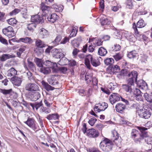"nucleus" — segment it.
<instances>
[{
    "instance_id": "nucleus-1",
    "label": "nucleus",
    "mask_w": 152,
    "mask_h": 152,
    "mask_svg": "<svg viewBox=\"0 0 152 152\" xmlns=\"http://www.w3.org/2000/svg\"><path fill=\"white\" fill-rule=\"evenodd\" d=\"M137 128L141 132V134H140L136 129H133L131 133V136L132 138L138 137L136 138L135 140V142L137 143L140 142V140L143 139L144 135L143 134L142 132L147 129V128L143 127H137Z\"/></svg>"
},
{
    "instance_id": "nucleus-2",
    "label": "nucleus",
    "mask_w": 152,
    "mask_h": 152,
    "mask_svg": "<svg viewBox=\"0 0 152 152\" xmlns=\"http://www.w3.org/2000/svg\"><path fill=\"white\" fill-rule=\"evenodd\" d=\"M113 142L109 139L105 138L100 143V148L104 151H110L112 147Z\"/></svg>"
},
{
    "instance_id": "nucleus-3",
    "label": "nucleus",
    "mask_w": 152,
    "mask_h": 152,
    "mask_svg": "<svg viewBox=\"0 0 152 152\" xmlns=\"http://www.w3.org/2000/svg\"><path fill=\"white\" fill-rule=\"evenodd\" d=\"M90 61L91 64L94 66L97 67L100 65V62L98 59L93 58L91 55H89L85 58V64L88 68L90 69L91 68Z\"/></svg>"
},
{
    "instance_id": "nucleus-4",
    "label": "nucleus",
    "mask_w": 152,
    "mask_h": 152,
    "mask_svg": "<svg viewBox=\"0 0 152 152\" xmlns=\"http://www.w3.org/2000/svg\"><path fill=\"white\" fill-rule=\"evenodd\" d=\"M128 78L127 80V82L128 84L132 86L134 85V82H137V71H133L129 72L128 75Z\"/></svg>"
},
{
    "instance_id": "nucleus-5",
    "label": "nucleus",
    "mask_w": 152,
    "mask_h": 152,
    "mask_svg": "<svg viewBox=\"0 0 152 152\" xmlns=\"http://www.w3.org/2000/svg\"><path fill=\"white\" fill-rule=\"evenodd\" d=\"M137 113L140 117L145 119L150 117L151 115L150 111L145 109H140L138 110Z\"/></svg>"
},
{
    "instance_id": "nucleus-6",
    "label": "nucleus",
    "mask_w": 152,
    "mask_h": 152,
    "mask_svg": "<svg viewBox=\"0 0 152 152\" xmlns=\"http://www.w3.org/2000/svg\"><path fill=\"white\" fill-rule=\"evenodd\" d=\"M108 107L107 104L105 103H99L96 104L94 110L96 113L104 111Z\"/></svg>"
},
{
    "instance_id": "nucleus-7",
    "label": "nucleus",
    "mask_w": 152,
    "mask_h": 152,
    "mask_svg": "<svg viewBox=\"0 0 152 152\" xmlns=\"http://www.w3.org/2000/svg\"><path fill=\"white\" fill-rule=\"evenodd\" d=\"M3 33L9 38H11L15 36V34L13 28L11 26H8L7 28L3 29Z\"/></svg>"
},
{
    "instance_id": "nucleus-8",
    "label": "nucleus",
    "mask_w": 152,
    "mask_h": 152,
    "mask_svg": "<svg viewBox=\"0 0 152 152\" xmlns=\"http://www.w3.org/2000/svg\"><path fill=\"white\" fill-rule=\"evenodd\" d=\"M132 28L134 31V34L136 36L138 40H140V37L141 36L143 41H148V37L144 35H142L138 32L137 28H136V25L135 23H133V24Z\"/></svg>"
},
{
    "instance_id": "nucleus-9",
    "label": "nucleus",
    "mask_w": 152,
    "mask_h": 152,
    "mask_svg": "<svg viewBox=\"0 0 152 152\" xmlns=\"http://www.w3.org/2000/svg\"><path fill=\"white\" fill-rule=\"evenodd\" d=\"M121 96L117 93H113L110 96L109 100L110 103L113 104L120 100Z\"/></svg>"
},
{
    "instance_id": "nucleus-10",
    "label": "nucleus",
    "mask_w": 152,
    "mask_h": 152,
    "mask_svg": "<svg viewBox=\"0 0 152 152\" xmlns=\"http://www.w3.org/2000/svg\"><path fill=\"white\" fill-rule=\"evenodd\" d=\"M43 64L44 66L49 67L50 69L51 68L53 71H57V66L56 63H53L48 60H47L44 62Z\"/></svg>"
},
{
    "instance_id": "nucleus-11",
    "label": "nucleus",
    "mask_w": 152,
    "mask_h": 152,
    "mask_svg": "<svg viewBox=\"0 0 152 152\" xmlns=\"http://www.w3.org/2000/svg\"><path fill=\"white\" fill-rule=\"evenodd\" d=\"M41 10L43 12V15H48L51 12V7L46 5L43 2H42L41 4Z\"/></svg>"
},
{
    "instance_id": "nucleus-12",
    "label": "nucleus",
    "mask_w": 152,
    "mask_h": 152,
    "mask_svg": "<svg viewBox=\"0 0 152 152\" xmlns=\"http://www.w3.org/2000/svg\"><path fill=\"white\" fill-rule=\"evenodd\" d=\"M25 89L29 91H34L38 90V87L36 84L30 83L26 85Z\"/></svg>"
},
{
    "instance_id": "nucleus-13",
    "label": "nucleus",
    "mask_w": 152,
    "mask_h": 152,
    "mask_svg": "<svg viewBox=\"0 0 152 152\" xmlns=\"http://www.w3.org/2000/svg\"><path fill=\"white\" fill-rule=\"evenodd\" d=\"M86 133L87 135L91 137H97L99 135L98 131L93 129H88Z\"/></svg>"
},
{
    "instance_id": "nucleus-14",
    "label": "nucleus",
    "mask_w": 152,
    "mask_h": 152,
    "mask_svg": "<svg viewBox=\"0 0 152 152\" xmlns=\"http://www.w3.org/2000/svg\"><path fill=\"white\" fill-rule=\"evenodd\" d=\"M24 122L29 127L33 129H37V125L36 124V122L33 119L28 118L27 121Z\"/></svg>"
},
{
    "instance_id": "nucleus-15",
    "label": "nucleus",
    "mask_w": 152,
    "mask_h": 152,
    "mask_svg": "<svg viewBox=\"0 0 152 152\" xmlns=\"http://www.w3.org/2000/svg\"><path fill=\"white\" fill-rule=\"evenodd\" d=\"M31 21L35 23H38L43 21L42 18L37 15L32 16L31 18Z\"/></svg>"
},
{
    "instance_id": "nucleus-16",
    "label": "nucleus",
    "mask_w": 152,
    "mask_h": 152,
    "mask_svg": "<svg viewBox=\"0 0 152 152\" xmlns=\"http://www.w3.org/2000/svg\"><path fill=\"white\" fill-rule=\"evenodd\" d=\"M55 52L53 54V56L55 58H60L63 57L64 54L61 49H56Z\"/></svg>"
},
{
    "instance_id": "nucleus-17",
    "label": "nucleus",
    "mask_w": 152,
    "mask_h": 152,
    "mask_svg": "<svg viewBox=\"0 0 152 152\" xmlns=\"http://www.w3.org/2000/svg\"><path fill=\"white\" fill-rule=\"evenodd\" d=\"M13 84L15 85L19 86L22 81V79L18 77L15 76L11 78Z\"/></svg>"
},
{
    "instance_id": "nucleus-18",
    "label": "nucleus",
    "mask_w": 152,
    "mask_h": 152,
    "mask_svg": "<svg viewBox=\"0 0 152 152\" xmlns=\"http://www.w3.org/2000/svg\"><path fill=\"white\" fill-rule=\"evenodd\" d=\"M136 82L137 85L142 89H146L148 88V86L147 83L143 80H140Z\"/></svg>"
},
{
    "instance_id": "nucleus-19",
    "label": "nucleus",
    "mask_w": 152,
    "mask_h": 152,
    "mask_svg": "<svg viewBox=\"0 0 152 152\" xmlns=\"http://www.w3.org/2000/svg\"><path fill=\"white\" fill-rule=\"evenodd\" d=\"M125 108V105L121 103L117 104L115 107L116 111L120 113L123 112Z\"/></svg>"
},
{
    "instance_id": "nucleus-20",
    "label": "nucleus",
    "mask_w": 152,
    "mask_h": 152,
    "mask_svg": "<svg viewBox=\"0 0 152 152\" xmlns=\"http://www.w3.org/2000/svg\"><path fill=\"white\" fill-rule=\"evenodd\" d=\"M81 41V39L80 37L72 40L71 42V44L74 48H75V47L78 48Z\"/></svg>"
},
{
    "instance_id": "nucleus-21",
    "label": "nucleus",
    "mask_w": 152,
    "mask_h": 152,
    "mask_svg": "<svg viewBox=\"0 0 152 152\" xmlns=\"http://www.w3.org/2000/svg\"><path fill=\"white\" fill-rule=\"evenodd\" d=\"M58 18V16L55 13H53L50 16H48V20L52 23H54Z\"/></svg>"
},
{
    "instance_id": "nucleus-22",
    "label": "nucleus",
    "mask_w": 152,
    "mask_h": 152,
    "mask_svg": "<svg viewBox=\"0 0 152 152\" xmlns=\"http://www.w3.org/2000/svg\"><path fill=\"white\" fill-rule=\"evenodd\" d=\"M48 81L49 83L51 85H54L58 83L55 76L54 75L49 76L48 78Z\"/></svg>"
},
{
    "instance_id": "nucleus-23",
    "label": "nucleus",
    "mask_w": 152,
    "mask_h": 152,
    "mask_svg": "<svg viewBox=\"0 0 152 152\" xmlns=\"http://www.w3.org/2000/svg\"><path fill=\"white\" fill-rule=\"evenodd\" d=\"M14 57H15V56L13 54L11 55L9 54H4L0 57V60L2 61H4L7 59Z\"/></svg>"
},
{
    "instance_id": "nucleus-24",
    "label": "nucleus",
    "mask_w": 152,
    "mask_h": 152,
    "mask_svg": "<svg viewBox=\"0 0 152 152\" xmlns=\"http://www.w3.org/2000/svg\"><path fill=\"white\" fill-rule=\"evenodd\" d=\"M133 85L132 86H131V85L128 84V83L127 84H124L122 85V87L123 89H124L126 92L131 93L132 92V86H133Z\"/></svg>"
},
{
    "instance_id": "nucleus-25",
    "label": "nucleus",
    "mask_w": 152,
    "mask_h": 152,
    "mask_svg": "<svg viewBox=\"0 0 152 152\" xmlns=\"http://www.w3.org/2000/svg\"><path fill=\"white\" fill-rule=\"evenodd\" d=\"M36 46L38 48H42L45 47L46 45L39 39H37L35 41Z\"/></svg>"
},
{
    "instance_id": "nucleus-26",
    "label": "nucleus",
    "mask_w": 152,
    "mask_h": 152,
    "mask_svg": "<svg viewBox=\"0 0 152 152\" xmlns=\"http://www.w3.org/2000/svg\"><path fill=\"white\" fill-rule=\"evenodd\" d=\"M52 7L57 12H61L63 9V5H57L56 4L53 5Z\"/></svg>"
},
{
    "instance_id": "nucleus-27",
    "label": "nucleus",
    "mask_w": 152,
    "mask_h": 152,
    "mask_svg": "<svg viewBox=\"0 0 152 152\" xmlns=\"http://www.w3.org/2000/svg\"><path fill=\"white\" fill-rule=\"evenodd\" d=\"M40 37L41 38H44L47 37L48 35V33L47 31L44 28L40 29Z\"/></svg>"
},
{
    "instance_id": "nucleus-28",
    "label": "nucleus",
    "mask_w": 152,
    "mask_h": 152,
    "mask_svg": "<svg viewBox=\"0 0 152 152\" xmlns=\"http://www.w3.org/2000/svg\"><path fill=\"white\" fill-rule=\"evenodd\" d=\"M17 74V71L14 68H11L8 70L7 76L8 77L14 76Z\"/></svg>"
},
{
    "instance_id": "nucleus-29",
    "label": "nucleus",
    "mask_w": 152,
    "mask_h": 152,
    "mask_svg": "<svg viewBox=\"0 0 152 152\" xmlns=\"http://www.w3.org/2000/svg\"><path fill=\"white\" fill-rule=\"evenodd\" d=\"M46 118L49 120H56L58 119L59 115L57 114H49L48 115Z\"/></svg>"
},
{
    "instance_id": "nucleus-30",
    "label": "nucleus",
    "mask_w": 152,
    "mask_h": 152,
    "mask_svg": "<svg viewBox=\"0 0 152 152\" xmlns=\"http://www.w3.org/2000/svg\"><path fill=\"white\" fill-rule=\"evenodd\" d=\"M40 96L39 93L38 92H36L32 93L31 97L33 101H36L40 98Z\"/></svg>"
},
{
    "instance_id": "nucleus-31",
    "label": "nucleus",
    "mask_w": 152,
    "mask_h": 152,
    "mask_svg": "<svg viewBox=\"0 0 152 152\" xmlns=\"http://www.w3.org/2000/svg\"><path fill=\"white\" fill-rule=\"evenodd\" d=\"M107 53V51L104 48L101 47L99 48L98 51L99 55L101 56H105Z\"/></svg>"
},
{
    "instance_id": "nucleus-32",
    "label": "nucleus",
    "mask_w": 152,
    "mask_h": 152,
    "mask_svg": "<svg viewBox=\"0 0 152 152\" xmlns=\"http://www.w3.org/2000/svg\"><path fill=\"white\" fill-rule=\"evenodd\" d=\"M42 83L44 87L47 91L53 90L54 89L53 87L51 86L43 81H42Z\"/></svg>"
},
{
    "instance_id": "nucleus-33",
    "label": "nucleus",
    "mask_w": 152,
    "mask_h": 152,
    "mask_svg": "<svg viewBox=\"0 0 152 152\" xmlns=\"http://www.w3.org/2000/svg\"><path fill=\"white\" fill-rule=\"evenodd\" d=\"M20 42L26 43L31 44L33 42L32 40L30 37H26L24 38H21L20 39Z\"/></svg>"
},
{
    "instance_id": "nucleus-34",
    "label": "nucleus",
    "mask_w": 152,
    "mask_h": 152,
    "mask_svg": "<svg viewBox=\"0 0 152 152\" xmlns=\"http://www.w3.org/2000/svg\"><path fill=\"white\" fill-rule=\"evenodd\" d=\"M40 71L44 74H47L50 72L51 69L49 67L44 66L40 68Z\"/></svg>"
},
{
    "instance_id": "nucleus-35",
    "label": "nucleus",
    "mask_w": 152,
    "mask_h": 152,
    "mask_svg": "<svg viewBox=\"0 0 152 152\" xmlns=\"http://www.w3.org/2000/svg\"><path fill=\"white\" fill-rule=\"evenodd\" d=\"M146 25V24L144 22L142 19H141L137 22V23L136 28H142L144 27Z\"/></svg>"
},
{
    "instance_id": "nucleus-36",
    "label": "nucleus",
    "mask_w": 152,
    "mask_h": 152,
    "mask_svg": "<svg viewBox=\"0 0 152 152\" xmlns=\"http://www.w3.org/2000/svg\"><path fill=\"white\" fill-rule=\"evenodd\" d=\"M144 97L147 102L150 103H152V95L145 93L144 94Z\"/></svg>"
},
{
    "instance_id": "nucleus-37",
    "label": "nucleus",
    "mask_w": 152,
    "mask_h": 152,
    "mask_svg": "<svg viewBox=\"0 0 152 152\" xmlns=\"http://www.w3.org/2000/svg\"><path fill=\"white\" fill-rule=\"evenodd\" d=\"M126 37L127 39L130 41L133 42L135 40L134 36L130 33H128L126 34Z\"/></svg>"
},
{
    "instance_id": "nucleus-38",
    "label": "nucleus",
    "mask_w": 152,
    "mask_h": 152,
    "mask_svg": "<svg viewBox=\"0 0 152 152\" xmlns=\"http://www.w3.org/2000/svg\"><path fill=\"white\" fill-rule=\"evenodd\" d=\"M42 105V101L40 102L36 103L35 104H31L30 105L32 107L33 110H34V108L37 110L40 106Z\"/></svg>"
},
{
    "instance_id": "nucleus-39",
    "label": "nucleus",
    "mask_w": 152,
    "mask_h": 152,
    "mask_svg": "<svg viewBox=\"0 0 152 152\" xmlns=\"http://www.w3.org/2000/svg\"><path fill=\"white\" fill-rule=\"evenodd\" d=\"M137 55V53L135 50L129 52L127 55L128 57L130 58H134Z\"/></svg>"
},
{
    "instance_id": "nucleus-40",
    "label": "nucleus",
    "mask_w": 152,
    "mask_h": 152,
    "mask_svg": "<svg viewBox=\"0 0 152 152\" xmlns=\"http://www.w3.org/2000/svg\"><path fill=\"white\" fill-rule=\"evenodd\" d=\"M7 21L10 25L12 26H15L17 23V21L14 18H11L7 20Z\"/></svg>"
},
{
    "instance_id": "nucleus-41",
    "label": "nucleus",
    "mask_w": 152,
    "mask_h": 152,
    "mask_svg": "<svg viewBox=\"0 0 152 152\" xmlns=\"http://www.w3.org/2000/svg\"><path fill=\"white\" fill-rule=\"evenodd\" d=\"M69 61L68 60L65 58H62L61 59H60L59 61V64H60L62 65H66L67 63H68Z\"/></svg>"
},
{
    "instance_id": "nucleus-42",
    "label": "nucleus",
    "mask_w": 152,
    "mask_h": 152,
    "mask_svg": "<svg viewBox=\"0 0 152 152\" xmlns=\"http://www.w3.org/2000/svg\"><path fill=\"white\" fill-rule=\"evenodd\" d=\"M104 63L107 65L112 64L114 62V60L113 58H107L104 60Z\"/></svg>"
},
{
    "instance_id": "nucleus-43",
    "label": "nucleus",
    "mask_w": 152,
    "mask_h": 152,
    "mask_svg": "<svg viewBox=\"0 0 152 152\" xmlns=\"http://www.w3.org/2000/svg\"><path fill=\"white\" fill-rule=\"evenodd\" d=\"M111 71L113 73L117 72L120 70L119 66L116 65H113L111 69Z\"/></svg>"
},
{
    "instance_id": "nucleus-44",
    "label": "nucleus",
    "mask_w": 152,
    "mask_h": 152,
    "mask_svg": "<svg viewBox=\"0 0 152 152\" xmlns=\"http://www.w3.org/2000/svg\"><path fill=\"white\" fill-rule=\"evenodd\" d=\"M92 80L93 85V88L95 90H97L98 88V86L97 85L98 81L97 79L96 78L94 77L92 78Z\"/></svg>"
},
{
    "instance_id": "nucleus-45",
    "label": "nucleus",
    "mask_w": 152,
    "mask_h": 152,
    "mask_svg": "<svg viewBox=\"0 0 152 152\" xmlns=\"http://www.w3.org/2000/svg\"><path fill=\"white\" fill-rule=\"evenodd\" d=\"M36 64L39 67L42 68V67L44 66L43 64L44 62L41 59L37 58L36 61Z\"/></svg>"
},
{
    "instance_id": "nucleus-46",
    "label": "nucleus",
    "mask_w": 152,
    "mask_h": 152,
    "mask_svg": "<svg viewBox=\"0 0 152 152\" xmlns=\"http://www.w3.org/2000/svg\"><path fill=\"white\" fill-rule=\"evenodd\" d=\"M123 55L121 53H118L113 56V57L116 61H118L121 59L123 57Z\"/></svg>"
},
{
    "instance_id": "nucleus-47",
    "label": "nucleus",
    "mask_w": 152,
    "mask_h": 152,
    "mask_svg": "<svg viewBox=\"0 0 152 152\" xmlns=\"http://www.w3.org/2000/svg\"><path fill=\"white\" fill-rule=\"evenodd\" d=\"M36 25L35 23H31L28 24L27 28L29 31H33L36 27Z\"/></svg>"
},
{
    "instance_id": "nucleus-48",
    "label": "nucleus",
    "mask_w": 152,
    "mask_h": 152,
    "mask_svg": "<svg viewBox=\"0 0 152 152\" xmlns=\"http://www.w3.org/2000/svg\"><path fill=\"white\" fill-rule=\"evenodd\" d=\"M133 0H127L126 2L127 7L129 9L132 8L133 6Z\"/></svg>"
},
{
    "instance_id": "nucleus-49",
    "label": "nucleus",
    "mask_w": 152,
    "mask_h": 152,
    "mask_svg": "<svg viewBox=\"0 0 152 152\" xmlns=\"http://www.w3.org/2000/svg\"><path fill=\"white\" fill-rule=\"evenodd\" d=\"M28 66L30 69L33 71L35 70V67L33 63L29 61L28 60Z\"/></svg>"
},
{
    "instance_id": "nucleus-50",
    "label": "nucleus",
    "mask_w": 152,
    "mask_h": 152,
    "mask_svg": "<svg viewBox=\"0 0 152 152\" xmlns=\"http://www.w3.org/2000/svg\"><path fill=\"white\" fill-rule=\"evenodd\" d=\"M113 142L117 146H119L121 144V138L119 137L118 138L114 139H113Z\"/></svg>"
},
{
    "instance_id": "nucleus-51",
    "label": "nucleus",
    "mask_w": 152,
    "mask_h": 152,
    "mask_svg": "<svg viewBox=\"0 0 152 152\" xmlns=\"http://www.w3.org/2000/svg\"><path fill=\"white\" fill-rule=\"evenodd\" d=\"M41 111L44 112L46 114L49 113L50 112V110L49 108L45 107H42L40 108Z\"/></svg>"
},
{
    "instance_id": "nucleus-52",
    "label": "nucleus",
    "mask_w": 152,
    "mask_h": 152,
    "mask_svg": "<svg viewBox=\"0 0 152 152\" xmlns=\"http://www.w3.org/2000/svg\"><path fill=\"white\" fill-rule=\"evenodd\" d=\"M85 80L87 81V83H89L92 79V75H88L86 73L85 76Z\"/></svg>"
},
{
    "instance_id": "nucleus-53",
    "label": "nucleus",
    "mask_w": 152,
    "mask_h": 152,
    "mask_svg": "<svg viewBox=\"0 0 152 152\" xmlns=\"http://www.w3.org/2000/svg\"><path fill=\"white\" fill-rule=\"evenodd\" d=\"M12 91V89L9 90L1 89V92L3 94L6 95L10 94Z\"/></svg>"
},
{
    "instance_id": "nucleus-54",
    "label": "nucleus",
    "mask_w": 152,
    "mask_h": 152,
    "mask_svg": "<svg viewBox=\"0 0 152 152\" xmlns=\"http://www.w3.org/2000/svg\"><path fill=\"white\" fill-rule=\"evenodd\" d=\"M112 133L113 135V140L114 139L118 138L119 137L118 134L117 132L115 130H113L112 132Z\"/></svg>"
},
{
    "instance_id": "nucleus-55",
    "label": "nucleus",
    "mask_w": 152,
    "mask_h": 152,
    "mask_svg": "<svg viewBox=\"0 0 152 152\" xmlns=\"http://www.w3.org/2000/svg\"><path fill=\"white\" fill-rule=\"evenodd\" d=\"M145 141L148 144H152V137H147L145 138Z\"/></svg>"
},
{
    "instance_id": "nucleus-56",
    "label": "nucleus",
    "mask_w": 152,
    "mask_h": 152,
    "mask_svg": "<svg viewBox=\"0 0 152 152\" xmlns=\"http://www.w3.org/2000/svg\"><path fill=\"white\" fill-rule=\"evenodd\" d=\"M132 90H133V91H132L133 94L135 96L141 94V92L139 89L135 88L134 90L132 89Z\"/></svg>"
},
{
    "instance_id": "nucleus-57",
    "label": "nucleus",
    "mask_w": 152,
    "mask_h": 152,
    "mask_svg": "<svg viewBox=\"0 0 152 152\" xmlns=\"http://www.w3.org/2000/svg\"><path fill=\"white\" fill-rule=\"evenodd\" d=\"M147 56L146 55H142L140 56V60L142 62H145L147 61Z\"/></svg>"
},
{
    "instance_id": "nucleus-58",
    "label": "nucleus",
    "mask_w": 152,
    "mask_h": 152,
    "mask_svg": "<svg viewBox=\"0 0 152 152\" xmlns=\"http://www.w3.org/2000/svg\"><path fill=\"white\" fill-rule=\"evenodd\" d=\"M96 121V119L95 118H91L88 121L89 124L91 126H93Z\"/></svg>"
},
{
    "instance_id": "nucleus-59",
    "label": "nucleus",
    "mask_w": 152,
    "mask_h": 152,
    "mask_svg": "<svg viewBox=\"0 0 152 152\" xmlns=\"http://www.w3.org/2000/svg\"><path fill=\"white\" fill-rule=\"evenodd\" d=\"M20 12V10L18 9H15L10 12V15L12 16L16 15Z\"/></svg>"
},
{
    "instance_id": "nucleus-60",
    "label": "nucleus",
    "mask_w": 152,
    "mask_h": 152,
    "mask_svg": "<svg viewBox=\"0 0 152 152\" xmlns=\"http://www.w3.org/2000/svg\"><path fill=\"white\" fill-rule=\"evenodd\" d=\"M110 22L107 19H105L102 20L101 22V24L102 25L109 24L110 23Z\"/></svg>"
},
{
    "instance_id": "nucleus-61",
    "label": "nucleus",
    "mask_w": 152,
    "mask_h": 152,
    "mask_svg": "<svg viewBox=\"0 0 152 152\" xmlns=\"http://www.w3.org/2000/svg\"><path fill=\"white\" fill-rule=\"evenodd\" d=\"M5 13L0 11V21H4L5 19Z\"/></svg>"
},
{
    "instance_id": "nucleus-62",
    "label": "nucleus",
    "mask_w": 152,
    "mask_h": 152,
    "mask_svg": "<svg viewBox=\"0 0 152 152\" xmlns=\"http://www.w3.org/2000/svg\"><path fill=\"white\" fill-rule=\"evenodd\" d=\"M61 39V37L60 36H57L55 40L53 42V43L55 44V45H57L58 44V43L60 41Z\"/></svg>"
},
{
    "instance_id": "nucleus-63",
    "label": "nucleus",
    "mask_w": 152,
    "mask_h": 152,
    "mask_svg": "<svg viewBox=\"0 0 152 152\" xmlns=\"http://www.w3.org/2000/svg\"><path fill=\"white\" fill-rule=\"evenodd\" d=\"M0 42L5 45H7L8 44L7 40L2 37H0Z\"/></svg>"
},
{
    "instance_id": "nucleus-64",
    "label": "nucleus",
    "mask_w": 152,
    "mask_h": 152,
    "mask_svg": "<svg viewBox=\"0 0 152 152\" xmlns=\"http://www.w3.org/2000/svg\"><path fill=\"white\" fill-rule=\"evenodd\" d=\"M77 33V30L76 29H74L73 28L72 32L70 35V37H71L75 36L76 35Z\"/></svg>"
}]
</instances>
